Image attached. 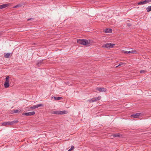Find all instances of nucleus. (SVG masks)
<instances>
[{"label":"nucleus","instance_id":"f257e3e1","mask_svg":"<svg viewBox=\"0 0 151 151\" xmlns=\"http://www.w3.org/2000/svg\"><path fill=\"white\" fill-rule=\"evenodd\" d=\"M18 122V120L13 121L12 122H4L2 123V125L4 126L8 125H12L15 124Z\"/></svg>","mask_w":151,"mask_h":151},{"label":"nucleus","instance_id":"ddd939ff","mask_svg":"<svg viewBox=\"0 0 151 151\" xmlns=\"http://www.w3.org/2000/svg\"><path fill=\"white\" fill-rule=\"evenodd\" d=\"M113 136L115 137H120L122 136V135L119 133L114 134H112Z\"/></svg>","mask_w":151,"mask_h":151},{"label":"nucleus","instance_id":"39448f33","mask_svg":"<svg viewBox=\"0 0 151 151\" xmlns=\"http://www.w3.org/2000/svg\"><path fill=\"white\" fill-rule=\"evenodd\" d=\"M96 90L97 91H98L99 92H106L107 90L106 88L103 87H97L96 88Z\"/></svg>","mask_w":151,"mask_h":151},{"label":"nucleus","instance_id":"1a4fd4ad","mask_svg":"<svg viewBox=\"0 0 151 151\" xmlns=\"http://www.w3.org/2000/svg\"><path fill=\"white\" fill-rule=\"evenodd\" d=\"M35 113L34 111H32L29 112L24 113L23 114L24 115L27 116H31L35 114Z\"/></svg>","mask_w":151,"mask_h":151},{"label":"nucleus","instance_id":"bb28decb","mask_svg":"<svg viewBox=\"0 0 151 151\" xmlns=\"http://www.w3.org/2000/svg\"><path fill=\"white\" fill-rule=\"evenodd\" d=\"M89 101V102H90V103H91L92 102H93V99H91L89 100H88Z\"/></svg>","mask_w":151,"mask_h":151},{"label":"nucleus","instance_id":"9b49d317","mask_svg":"<svg viewBox=\"0 0 151 151\" xmlns=\"http://www.w3.org/2000/svg\"><path fill=\"white\" fill-rule=\"evenodd\" d=\"M146 4L147 3L146 0H145L144 1H142L140 2H139L137 3L139 5L145 4Z\"/></svg>","mask_w":151,"mask_h":151},{"label":"nucleus","instance_id":"6ab92c4d","mask_svg":"<svg viewBox=\"0 0 151 151\" xmlns=\"http://www.w3.org/2000/svg\"><path fill=\"white\" fill-rule=\"evenodd\" d=\"M54 99L55 100H60L62 99V98L60 97H55Z\"/></svg>","mask_w":151,"mask_h":151},{"label":"nucleus","instance_id":"dca6fc26","mask_svg":"<svg viewBox=\"0 0 151 151\" xmlns=\"http://www.w3.org/2000/svg\"><path fill=\"white\" fill-rule=\"evenodd\" d=\"M10 55V53H7L6 54H4V57L6 58H9V56Z\"/></svg>","mask_w":151,"mask_h":151},{"label":"nucleus","instance_id":"423d86ee","mask_svg":"<svg viewBox=\"0 0 151 151\" xmlns=\"http://www.w3.org/2000/svg\"><path fill=\"white\" fill-rule=\"evenodd\" d=\"M10 3L4 4L0 5V9L6 8L9 6H10Z\"/></svg>","mask_w":151,"mask_h":151},{"label":"nucleus","instance_id":"2f4dec72","mask_svg":"<svg viewBox=\"0 0 151 151\" xmlns=\"http://www.w3.org/2000/svg\"><path fill=\"white\" fill-rule=\"evenodd\" d=\"M127 22H130V21L129 20H128L127 21Z\"/></svg>","mask_w":151,"mask_h":151},{"label":"nucleus","instance_id":"c85d7f7f","mask_svg":"<svg viewBox=\"0 0 151 151\" xmlns=\"http://www.w3.org/2000/svg\"><path fill=\"white\" fill-rule=\"evenodd\" d=\"M145 72V71L144 70H141L140 71V72L141 73H143Z\"/></svg>","mask_w":151,"mask_h":151},{"label":"nucleus","instance_id":"412c9836","mask_svg":"<svg viewBox=\"0 0 151 151\" xmlns=\"http://www.w3.org/2000/svg\"><path fill=\"white\" fill-rule=\"evenodd\" d=\"M74 147L73 146H72L71 147V148L69 149L68 151H72V150L74 149Z\"/></svg>","mask_w":151,"mask_h":151},{"label":"nucleus","instance_id":"f3484780","mask_svg":"<svg viewBox=\"0 0 151 151\" xmlns=\"http://www.w3.org/2000/svg\"><path fill=\"white\" fill-rule=\"evenodd\" d=\"M147 12H149L151 11V6H149L146 8Z\"/></svg>","mask_w":151,"mask_h":151},{"label":"nucleus","instance_id":"7c9ffc66","mask_svg":"<svg viewBox=\"0 0 151 151\" xmlns=\"http://www.w3.org/2000/svg\"><path fill=\"white\" fill-rule=\"evenodd\" d=\"M9 80H5V82L4 83H9Z\"/></svg>","mask_w":151,"mask_h":151},{"label":"nucleus","instance_id":"f8f14e48","mask_svg":"<svg viewBox=\"0 0 151 151\" xmlns=\"http://www.w3.org/2000/svg\"><path fill=\"white\" fill-rule=\"evenodd\" d=\"M101 96H99L97 97H95L93 98V102L96 101L98 100H100L101 99Z\"/></svg>","mask_w":151,"mask_h":151},{"label":"nucleus","instance_id":"393cba45","mask_svg":"<svg viewBox=\"0 0 151 151\" xmlns=\"http://www.w3.org/2000/svg\"><path fill=\"white\" fill-rule=\"evenodd\" d=\"M123 51L124 52V53L127 54L129 53L128 52H129V51Z\"/></svg>","mask_w":151,"mask_h":151},{"label":"nucleus","instance_id":"0eeeda50","mask_svg":"<svg viewBox=\"0 0 151 151\" xmlns=\"http://www.w3.org/2000/svg\"><path fill=\"white\" fill-rule=\"evenodd\" d=\"M43 105L42 104H37L33 106H31L30 107V109H34L37 108H38L40 106H43Z\"/></svg>","mask_w":151,"mask_h":151},{"label":"nucleus","instance_id":"a211bd4d","mask_svg":"<svg viewBox=\"0 0 151 151\" xmlns=\"http://www.w3.org/2000/svg\"><path fill=\"white\" fill-rule=\"evenodd\" d=\"M129 53H135L136 54L137 53V52L136 50H132L130 51H129L128 52Z\"/></svg>","mask_w":151,"mask_h":151},{"label":"nucleus","instance_id":"f03ea898","mask_svg":"<svg viewBox=\"0 0 151 151\" xmlns=\"http://www.w3.org/2000/svg\"><path fill=\"white\" fill-rule=\"evenodd\" d=\"M77 42L80 44L88 46V41L87 40L85 39H77Z\"/></svg>","mask_w":151,"mask_h":151},{"label":"nucleus","instance_id":"7ed1b4c3","mask_svg":"<svg viewBox=\"0 0 151 151\" xmlns=\"http://www.w3.org/2000/svg\"><path fill=\"white\" fill-rule=\"evenodd\" d=\"M115 44L113 43H106L102 45V47L106 48H112Z\"/></svg>","mask_w":151,"mask_h":151},{"label":"nucleus","instance_id":"6e6552de","mask_svg":"<svg viewBox=\"0 0 151 151\" xmlns=\"http://www.w3.org/2000/svg\"><path fill=\"white\" fill-rule=\"evenodd\" d=\"M142 114L141 113H138L136 114H134L131 116L132 117L134 118H137L141 115Z\"/></svg>","mask_w":151,"mask_h":151},{"label":"nucleus","instance_id":"a878e982","mask_svg":"<svg viewBox=\"0 0 151 151\" xmlns=\"http://www.w3.org/2000/svg\"><path fill=\"white\" fill-rule=\"evenodd\" d=\"M9 76H7L6 78V80H9Z\"/></svg>","mask_w":151,"mask_h":151},{"label":"nucleus","instance_id":"4be33fe9","mask_svg":"<svg viewBox=\"0 0 151 151\" xmlns=\"http://www.w3.org/2000/svg\"><path fill=\"white\" fill-rule=\"evenodd\" d=\"M21 5L20 4H18L15 6L14 7V8H17L21 6Z\"/></svg>","mask_w":151,"mask_h":151},{"label":"nucleus","instance_id":"9d476101","mask_svg":"<svg viewBox=\"0 0 151 151\" xmlns=\"http://www.w3.org/2000/svg\"><path fill=\"white\" fill-rule=\"evenodd\" d=\"M43 60H40L37 61L36 63V65L38 67L40 66L42 64H43Z\"/></svg>","mask_w":151,"mask_h":151},{"label":"nucleus","instance_id":"5701e85b","mask_svg":"<svg viewBox=\"0 0 151 151\" xmlns=\"http://www.w3.org/2000/svg\"><path fill=\"white\" fill-rule=\"evenodd\" d=\"M146 1L147 4L151 2V0H146Z\"/></svg>","mask_w":151,"mask_h":151},{"label":"nucleus","instance_id":"c756f323","mask_svg":"<svg viewBox=\"0 0 151 151\" xmlns=\"http://www.w3.org/2000/svg\"><path fill=\"white\" fill-rule=\"evenodd\" d=\"M33 20V18H29V19H27V20L28 21H29L30 20Z\"/></svg>","mask_w":151,"mask_h":151},{"label":"nucleus","instance_id":"b1692460","mask_svg":"<svg viewBox=\"0 0 151 151\" xmlns=\"http://www.w3.org/2000/svg\"><path fill=\"white\" fill-rule=\"evenodd\" d=\"M127 25L128 27H131L132 26V24L131 23H127Z\"/></svg>","mask_w":151,"mask_h":151},{"label":"nucleus","instance_id":"cd10ccee","mask_svg":"<svg viewBox=\"0 0 151 151\" xmlns=\"http://www.w3.org/2000/svg\"><path fill=\"white\" fill-rule=\"evenodd\" d=\"M123 64V63H121L118 65L117 66H116V68H117V67H118V66H120V65H122Z\"/></svg>","mask_w":151,"mask_h":151},{"label":"nucleus","instance_id":"20e7f679","mask_svg":"<svg viewBox=\"0 0 151 151\" xmlns=\"http://www.w3.org/2000/svg\"><path fill=\"white\" fill-rule=\"evenodd\" d=\"M67 113V111H54L53 112V114H63Z\"/></svg>","mask_w":151,"mask_h":151},{"label":"nucleus","instance_id":"2eb2a0df","mask_svg":"<svg viewBox=\"0 0 151 151\" xmlns=\"http://www.w3.org/2000/svg\"><path fill=\"white\" fill-rule=\"evenodd\" d=\"M9 83H4V86L5 88H7L9 87Z\"/></svg>","mask_w":151,"mask_h":151},{"label":"nucleus","instance_id":"4468645a","mask_svg":"<svg viewBox=\"0 0 151 151\" xmlns=\"http://www.w3.org/2000/svg\"><path fill=\"white\" fill-rule=\"evenodd\" d=\"M105 32L106 33H111L112 32V29L109 28H106L105 30Z\"/></svg>","mask_w":151,"mask_h":151},{"label":"nucleus","instance_id":"aec40b11","mask_svg":"<svg viewBox=\"0 0 151 151\" xmlns=\"http://www.w3.org/2000/svg\"><path fill=\"white\" fill-rule=\"evenodd\" d=\"M20 111L19 110H13V113H19V112H20Z\"/></svg>","mask_w":151,"mask_h":151}]
</instances>
